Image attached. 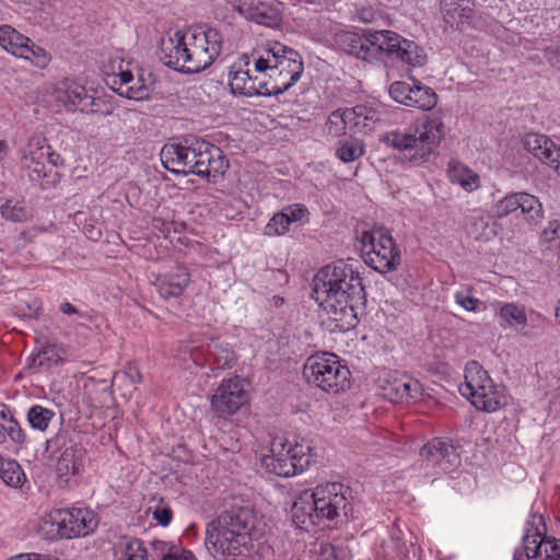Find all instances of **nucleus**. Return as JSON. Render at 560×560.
<instances>
[{"mask_svg": "<svg viewBox=\"0 0 560 560\" xmlns=\"http://www.w3.org/2000/svg\"><path fill=\"white\" fill-rule=\"evenodd\" d=\"M312 296L341 330L357 326L358 308L365 302L359 272L341 259L318 270Z\"/></svg>", "mask_w": 560, "mask_h": 560, "instance_id": "nucleus-1", "label": "nucleus"}, {"mask_svg": "<svg viewBox=\"0 0 560 560\" xmlns=\"http://www.w3.org/2000/svg\"><path fill=\"white\" fill-rule=\"evenodd\" d=\"M261 535L262 528L252 506H232L207 524L205 544L215 559L240 560L250 552Z\"/></svg>", "mask_w": 560, "mask_h": 560, "instance_id": "nucleus-2", "label": "nucleus"}, {"mask_svg": "<svg viewBox=\"0 0 560 560\" xmlns=\"http://www.w3.org/2000/svg\"><path fill=\"white\" fill-rule=\"evenodd\" d=\"M222 48V36L211 27L176 31L161 39L160 60L176 71L198 73L213 63Z\"/></svg>", "mask_w": 560, "mask_h": 560, "instance_id": "nucleus-3", "label": "nucleus"}, {"mask_svg": "<svg viewBox=\"0 0 560 560\" xmlns=\"http://www.w3.org/2000/svg\"><path fill=\"white\" fill-rule=\"evenodd\" d=\"M255 71L264 75L270 96L287 92L301 78L304 65L301 55L278 42L252 52Z\"/></svg>", "mask_w": 560, "mask_h": 560, "instance_id": "nucleus-4", "label": "nucleus"}, {"mask_svg": "<svg viewBox=\"0 0 560 560\" xmlns=\"http://www.w3.org/2000/svg\"><path fill=\"white\" fill-rule=\"evenodd\" d=\"M444 122L439 116H429L413 129L405 132L394 130L386 132L381 141L393 149L405 152L412 163L420 164L434 152L444 138Z\"/></svg>", "mask_w": 560, "mask_h": 560, "instance_id": "nucleus-5", "label": "nucleus"}, {"mask_svg": "<svg viewBox=\"0 0 560 560\" xmlns=\"http://www.w3.org/2000/svg\"><path fill=\"white\" fill-rule=\"evenodd\" d=\"M315 454L308 441L276 436L270 443V454L262 457V467L279 477L303 472L314 462Z\"/></svg>", "mask_w": 560, "mask_h": 560, "instance_id": "nucleus-6", "label": "nucleus"}, {"mask_svg": "<svg viewBox=\"0 0 560 560\" xmlns=\"http://www.w3.org/2000/svg\"><path fill=\"white\" fill-rule=\"evenodd\" d=\"M303 376L313 385L328 394H338L350 387L351 372L339 358L329 352L316 353L307 358Z\"/></svg>", "mask_w": 560, "mask_h": 560, "instance_id": "nucleus-7", "label": "nucleus"}, {"mask_svg": "<svg viewBox=\"0 0 560 560\" xmlns=\"http://www.w3.org/2000/svg\"><path fill=\"white\" fill-rule=\"evenodd\" d=\"M62 163L44 138H33L22 158L21 167L30 182L40 189H49L59 182L56 166Z\"/></svg>", "mask_w": 560, "mask_h": 560, "instance_id": "nucleus-8", "label": "nucleus"}, {"mask_svg": "<svg viewBox=\"0 0 560 560\" xmlns=\"http://www.w3.org/2000/svg\"><path fill=\"white\" fill-rule=\"evenodd\" d=\"M366 265L378 272H389L400 265V253L389 232L383 228L365 231L361 236Z\"/></svg>", "mask_w": 560, "mask_h": 560, "instance_id": "nucleus-9", "label": "nucleus"}, {"mask_svg": "<svg viewBox=\"0 0 560 560\" xmlns=\"http://www.w3.org/2000/svg\"><path fill=\"white\" fill-rule=\"evenodd\" d=\"M317 514L320 521H332L340 515L348 517L352 513L351 490L340 482H327L314 490Z\"/></svg>", "mask_w": 560, "mask_h": 560, "instance_id": "nucleus-10", "label": "nucleus"}, {"mask_svg": "<svg viewBox=\"0 0 560 560\" xmlns=\"http://www.w3.org/2000/svg\"><path fill=\"white\" fill-rule=\"evenodd\" d=\"M334 43L343 52L371 62L382 55L383 30H365L363 34L340 31L335 34Z\"/></svg>", "mask_w": 560, "mask_h": 560, "instance_id": "nucleus-11", "label": "nucleus"}, {"mask_svg": "<svg viewBox=\"0 0 560 560\" xmlns=\"http://www.w3.org/2000/svg\"><path fill=\"white\" fill-rule=\"evenodd\" d=\"M0 46L18 58L25 59L31 65L44 69L51 57L49 52L36 45L31 38L18 32L10 25L0 26Z\"/></svg>", "mask_w": 560, "mask_h": 560, "instance_id": "nucleus-12", "label": "nucleus"}, {"mask_svg": "<svg viewBox=\"0 0 560 560\" xmlns=\"http://www.w3.org/2000/svg\"><path fill=\"white\" fill-rule=\"evenodd\" d=\"M48 517L51 525L56 526L57 535L66 539L86 536L98 524L96 515L92 511L81 508L57 510Z\"/></svg>", "mask_w": 560, "mask_h": 560, "instance_id": "nucleus-13", "label": "nucleus"}, {"mask_svg": "<svg viewBox=\"0 0 560 560\" xmlns=\"http://www.w3.org/2000/svg\"><path fill=\"white\" fill-rule=\"evenodd\" d=\"M378 394L392 402H416L422 396L420 382L407 373L389 372L378 378Z\"/></svg>", "mask_w": 560, "mask_h": 560, "instance_id": "nucleus-14", "label": "nucleus"}, {"mask_svg": "<svg viewBox=\"0 0 560 560\" xmlns=\"http://www.w3.org/2000/svg\"><path fill=\"white\" fill-rule=\"evenodd\" d=\"M248 394L238 377L223 380L211 397V408L221 418L234 415L248 401Z\"/></svg>", "mask_w": 560, "mask_h": 560, "instance_id": "nucleus-15", "label": "nucleus"}, {"mask_svg": "<svg viewBox=\"0 0 560 560\" xmlns=\"http://www.w3.org/2000/svg\"><path fill=\"white\" fill-rule=\"evenodd\" d=\"M382 54L395 57L399 61L417 68L427 63L428 56L424 49L416 42L407 39L398 33L383 30Z\"/></svg>", "mask_w": 560, "mask_h": 560, "instance_id": "nucleus-16", "label": "nucleus"}, {"mask_svg": "<svg viewBox=\"0 0 560 560\" xmlns=\"http://www.w3.org/2000/svg\"><path fill=\"white\" fill-rule=\"evenodd\" d=\"M50 96L57 106H61L69 112H94L95 97L89 94L83 85L73 80H60L56 83Z\"/></svg>", "mask_w": 560, "mask_h": 560, "instance_id": "nucleus-17", "label": "nucleus"}, {"mask_svg": "<svg viewBox=\"0 0 560 560\" xmlns=\"http://www.w3.org/2000/svg\"><path fill=\"white\" fill-rule=\"evenodd\" d=\"M420 456L428 465L438 466L444 472H451L460 465L457 447L447 439H432L422 446Z\"/></svg>", "mask_w": 560, "mask_h": 560, "instance_id": "nucleus-18", "label": "nucleus"}, {"mask_svg": "<svg viewBox=\"0 0 560 560\" xmlns=\"http://www.w3.org/2000/svg\"><path fill=\"white\" fill-rule=\"evenodd\" d=\"M249 57L244 56V63H234L229 77V86L233 94H240L244 96H270L269 92L266 91L264 85V75L257 74L252 77L249 74Z\"/></svg>", "mask_w": 560, "mask_h": 560, "instance_id": "nucleus-19", "label": "nucleus"}, {"mask_svg": "<svg viewBox=\"0 0 560 560\" xmlns=\"http://www.w3.org/2000/svg\"><path fill=\"white\" fill-rule=\"evenodd\" d=\"M197 145V160L195 164V175L200 177H215L223 174L228 168V161L223 155L222 150L201 139H195Z\"/></svg>", "mask_w": 560, "mask_h": 560, "instance_id": "nucleus-20", "label": "nucleus"}, {"mask_svg": "<svg viewBox=\"0 0 560 560\" xmlns=\"http://www.w3.org/2000/svg\"><path fill=\"white\" fill-rule=\"evenodd\" d=\"M190 283V273L185 266H176L171 271L159 275L153 281L160 296L164 300L179 298Z\"/></svg>", "mask_w": 560, "mask_h": 560, "instance_id": "nucleus-21", "label": "nucleus"}, {"mask_svg": "<svg viewBox=\"0 0 560 560\" xmlns=\"http://www.w3.org/2000/svg\"><path fill=\"white\" fill-rule=\"evenodd\" d=\"M317 514L316 501L313 490H304L293 502L291 508L292 521L296 527L310 530V526H317L322 523Z\"/></svg>", "mask_w": 560, "mask_h": 560, "instance_id": "nucleus-22", "label": "nucleus"}, {"mask_svg": "<svg viewBox=\"0 0 560 560\" xmlns=\"http://www.w3.org/2000/svg\"><path fill=\"white\" fill-rule=\"evenodd\" d=\"M468 399L478 410L487 412L497 411L506 402L504 388L494 384L490 375L487 377V383L483 382L479 388V393L472 394Z\"/></svg>", "mask_w": 560, "mask_h": 560, "instance_id": "nucleus-23", "label": "nucleus"}, {"mask_svg": "<svg viewBox=\"0 0 560 560\" xmlns=\"http://www.w3.org/2000/svg\"><path fill=\"white\" fill-rule=\"evenodd\" d=\"M242 8L241 14L257 24L276 26L281 20L279 9L272 0H246V5Z\"/></svg>", "mask_w": 560, "mask_h": 560, "instance_id": "nucleus-24", "label": "nucleus"}, {"mask_svg": "<svg viewBox=\"0 0 560 560\" xmlns=\"http://www.w3.org/2000/svg\"><path fill=\"white\" fill-rule=\"evenodd\" d=\"M546 535V525L541 515L534 514L526 523L523 536V553L527 560H538L540 556V537Z\"/></svg>", "mask_w": 560, "mask_h": 560, "instance_id": "nucleus-25", "label": "nucleus"}, {"mask_svg": "<svg viewBox=\"0 0 560 560\" xmlns=\"http://www.w3.org/2000/svg\"><path fill=\"white\" fill-rule=\"evenodd\" d=\"M236 361L237 357L229 343L219 341L218 339H211L210 342L207 343L206 363L211 370L232 369Z\"/></svg>", "mask_w": 560, "mask_h": 560, "instance_id": "nucleus-26", "label": "nucleus"}, {"mask_svg": "<svg viewBox=\"0 0 560 560\" xmlns=\"http://www.w3.org/2000/svg\"><path fill=\"white\" fill-rule=\"evenodd\" d=\"M523 145L541 163L551 166L556 162L559 148L548 137L539 133H526L523 138Z\"/></svg>", "mask_w": 560, "mask_h": 560, "instance_id": "nucleus-27", "label": "nucleus"}, {"mask_svg": "<svg viewBox=\"0 0 560 560\" xmlns=\"http://www.w3.org/2000/svg\"><path fill=\"white\" fill-rule=\"evenodd\" d=\"M347 113L346 117L350 122V131L354 133L371 132L380 120L378 112L365 105L347 108Z\"/></svg>", "mask_w": 560, "mask_h": 560, "instance_id": "nucleus-28", "label": "nucleus"}, {"mask_svg": "<svg viewBox=\"0 0 560 560\" xmlns=\"http://www.w3.org/2000/svg\"><path fill=\"white\" fill-rule=\"evenodd\" d=\"M150 84L151 74L139 67L135 71V81L115 86V92L129 100L141 101L149 97Z\"/></svg>", "mask_w": 560, "mask_h": 560, "instance_id": "nucleus-29", "label": "nucleus"}, {"mask_svg": "<svg viewBox=\"0 0 560 560\" xmlns=\"http://www.w3.org/2000/svg\"><path fill=\"white\" fill-rule=\"evenodd\" d=\"M447 175L453 184L459 185L467 192H472L480 187L479 175L457 160L448 163Z\"/></svg>", "mask_w": 560, "mask_h": 560, "instance_id": "nucleus-30", "label": "nucleus"}, {"mask_svg": "<svg viewBox=\"0 0 560 560\" xmlns=\"http://www.w3.org/2000/svg\"><path fill=\"white\" fill-rule=\"evenodd\" d=\"M489 376L486 371L477 361H469L464 371V383L459 385V393L467 398L472 394L479 393V388L483 382L487 383Z\"/></svg>", "mask_w": 560, "mask_h": 560, "instance_id": "nucleus-31", "label": "nucleus"}, {"mask_svg": "<svg viewBox=\"0 0 560 560\" xmlns=\"http://www.w3.org/2000/svg\"><path fill=\"white\" fill-rule=\"evenodd\" d=\"M8 439L14 444L23 446L26 442V433L3 406L0 410V444L5 443Z\"/></svg>", "mask_w": 560, "mask_h": 560, "instance_id": "nucleus-32", "label": "nucleus"}, {"mask_svg": "<svg viewBox=\"0 0 560 560\" xmlns=\"http://www.w3.org/2000/svg\"><path fill=\"white\" fill-rule=\"evenodd\" d=\"M187 148V139L183 143H167L160 153L163 166L176 174H184L185 152Z\"/></svg>", "mask_w": 560, "mask_h": 560, "instance_id": "nucleus-33", "label": "nucleus"}, {"mask_svg": "<svg viewBox=\"0 0 560 560\" xmlns=\"http://www.w3.org/2000/svg\"><path fill=\"white\" fill-rule=\"evenodd\" d=\"M140 66L132 60L126 61L118 57L112 59V74H108V83L112 84V89L115 91V86L135 81V71Z\"/></svg>", "mask_w": 560, "mask_h": 560, "instance_id": "nucleus-34", "label": "nucleus"}, {"mask_svg": "<svg viewBox=\"0 0 560 560\" xmlns=\"http://www.w3.org/2000/svg\"><path fill=\"white\" fill-rule=\"evenodd\" d=\"M495 314L508 326H525L527 315L525 306L518 303L497 302L494 304Z\"/></svg>", "mask_w": 560, "mask_h": 560, "instance_id": "nucleus-35", "label": "nucleus"}, {"mask_svg": "<svg viewBox=\"0 0 560 560\" xmlns=\"http://www.w3.org/2000/svg\"><path fill=\"white\" fill-rule=\"evenodd\" d=\"M438 103V95L433 89L422 85L419 81L411 84V93L407 106L423 110L432 109Z\"/></svg>", "mask_w": 560, "mask_h": 560, "instance_id": "nucleus-36", "label": "nucleus"}, {"mask_svg": "<svg viewBox=\"0 0 560 560\" xmlns=\"http://www.w3.org/2000/svg\"><path fill=\"white\" fill-rule=\"evenodd\" d=\"M0 479L9 487L21 488L26 481V475L15 459L0 456Z\"/></svg>", "mask_w": 560, "mask_h": 560, "instance_id": "nucleus-37", "label": "nucleus"}, {"mask_svg": "<svg viewBox=\"0 0 560 560\" xmlns=\"http://www.w3.org/2000/svg\"><path fill=\"white\" fill-rule=\"evenodd\" d=\"M116 560H147V549L137 538L124 537L115 547Z\"/></svg>", "mask_w": 560, "mask_h": 560, "instance_id": "nucleus-38", "label": "nucleus"}, {"mask_svg": "<svg viewBox=\"0 0 560 560\" xmlns=\"http://www.w3.org/2000/svg\"><path fill=\"white\" fill-rule=\"evenodd\" d=\"M364 153V143L355 138L340 140L336 147V156L345 163L354 162L363 156Z\"/></svg>", "mask_w": 560, "mask_h": 560, "instance_id": "nucleus-39", "label": "nucleus"}, {"mask_svg": "<svg viewBox=\"0 0 560 560\" xmlns=\"http://www.w3.org/2000/svg\"><path fill=\"white\" fill-rule=\"evenodd\" d=\"M521 212L529 223H538L544 218V210L540 201L534 195L521 192L518 196Z\"/></svg>", "mask_w": 560, "mask_h": 560, "instance_id": "nucleus-40", "label": "nucleus"}, {"mask_svg": "<svg viewBox=\"0 0 560 560\" xmlns=\"http://www.w3.org/2000/svg\"><path fill=\"white\" fill-rule=\"evenodd\" d=\"M55 416L56 413L54 410L45 408L40 405H34L27 411V421L32 429L45 432L54 420Z\"/></svg>", "mask_w": 560, "mask_h": 560, "instance_id": "nucleus-41", "label": "nucleus"}, {"mask_svg": "<svg viewBox=\"0 0 560 560\" xmlns=\"http://www.w3.org/2000/svg\"><path fill=\"white\" fill-rule=\"evenodd\" d=\"M347 108H338L332 112L326 121V131L332 137H340L350 131V122H348Z\"/></svg>", "mask_w": 560, "mask_h": 560, "instance_id": "nucleus-42", "label": "nucleus"}, {"mask_svg": "<svg viewBox=\"0 0 560 560\" xmlns=\"http://www.w3.org/2000/svg\"><path fill=\"white\" fill-rule=\"evenodd\" d=\"M0 213L3 219L13 222H25L28 219L27 208L19 201L8 200L1 206Z\"/></svg>", "mask_w": 560, "mask_h": 560, "instance_id": "nucleus-43", "label": "nucleus"}, {"mask_svg": "<svg viewBox=\"0 0 560 560\" xmlns=\"http://www.w3.org/2000/svg\"><path fill=\"white\" fill-rule=\"evenodd\" d=\"M521 192L509 194L498 200L492 207L493 215L497 218H504L520 208Z\"/></svg>", "mask_w": 560, "mask_h": 560, "instance_id": "nucleus-44", "label": "nucleus"}, {"mask_svg": "<svg viewBox=\"0 0 560 560\" xmlns=\"http://www.w3.org/2000/svg\"><path fill=\"white\" fill-rule=\"evenodd\" d=\"M291 223L287 218V214H283L282 211L273 214V217L269 220L268 224L265 228V235L267 236H281L284 235L290 230Z\"/></svg>", "mask_w": 560, "mask_h": 560, "instance_id": "nucleus-45", "label": "nucleus"}, {"mask_svg": "<svg viewBox=\"0 0 560 560\" xmlns=\"http://www.w3.org/2000/svg\"><path fill=\"white\" fill-rule=\"evenodd\" d=\"M540 556L538 560H559L560 559V539L545 535L540 537Z\"/></svg>", "mask_w": 560, "mask_h": 560, "instance_id": "nucleus-46", "label": "nucleus"}, {"mask_svg": "<svg viewBox=\"0 0 560 560\" xmlns=\"http://www.w3.org/2000/svg\"><path fill=\"white\" fill-rule=\"evenodd\" d=\"M61 361L60 350L57 345L46 343L33 359L34 364L43 366L45 364H57Z\"/></svg>", "mask_w": 560, "mask_h": 560, "instance_id": "nucleus-47", "label": "nucleus"}, {"mask_svg": "<svg viewBox=\"0 0 560 560\" xmlns=\"http://www.w3.org/2000/svg\"><path fill=\"white\" fill-rule=\"evenodd\" d=\"M472 13L474 11L469 7L452 3V8L445 9L444 11V20L450 24H463L471 19Z\"/></svg>", "mask_w": 560, "mask_h": 560, "instance_id": "nucleus-48", "label": "nucleus"}, {"mask_svg": "<svg viewBox=\"0 0 560 560\" xmlns=\"http://www.w3.org/2000/svg\"><path fill=\"white\" fill-rule=\"evenodd\" d=\"M411 93V84L404 81H396L389 86V94L392 98L405 106H407V101Z\"/></svg>", "mask_w": 560, "mask_h": 560, "instance_id": "nucleus-49", "label": "nucleus"}, {"mask_svg": "<svg viewBox=\"0 0 560 560\" xmlns=\"http://www.w3.org/2000/svg\"><path fill=\"white\" fill-rule=\"evenodd\" d=\"M455 301L463 308L469 312L476 311L480 303V301L470 293V290H462L456 292Z\"/></svg>", "mask_w": 560, "mask_h": 560, "instance_id": "nucleus-50", "label": "nucleus"}, {"mask_svg": "<svg viewBox=\"0 0 560 560\" xmlns=\"http://www.w3.org/2000/svg\"><path fill=\"white\" fill-rule=\"evenodd\" d=\"M197 145H195V139H187V148L185 152L184 161V174H195V164L197 160Z\"/></svg>", "mask_w": 560, "mask_h": 560, "instance_id": "nucleus-51", "label": "nucleus"}, {"mask_svg": "<svg viewBox=\"0 0 560 560\" xmlns=\"http://www.w3.org/2000/svg\"><path fill=\"white\" fill-rule=\"evenodd\" d=\"M283 214H287L289 222L292 224L294 222L301 221L303 218L308 215V210L304 205L293 203L287 206L282 209Z\"/></svg>", "mask_w": 560, "mask_h": 560, "instance_id": "nucleus-52", "label": "nucleus"}, {"mask_svg": "<svg viewBox=\"0 0 560 560\" xmlns=\"http://www.w3.org/2000/svg\"><path fill=\"white\" fill-rule=\"evenodd\" d=\"M358 19L363 23H373L377 21L382 15L377 9L371 5H363L357 10Z\"/></svg>", "mask_w": 560, "mask_h": 560, "instance_id": "nucleus-53", "label": "nucleus"}, {"mask_svg": "<svg viewBox=\"0 0 560 560\" xmlns=\"http://www.w3.org/2000/svg\"><path fill=\"white\" fill-rule=\"evenodd\" d=\"M153 520H155L160 525L167 526L172 518L173 512L168 506H158L152 513Z\"/></svg>", "mask_w": 560, "mask_h": 560, "instance_id": "nucleus-54", "label": "nucleus"}, {"mask_svg": "<svg viewBox=\"0 0 560 560\" xmlns=\"http://www.w3.org/2000/svg\"><path fill=\"white\" fill-rule=\"evenodd\" d=\"M72 456H73V451L70 450V448H67L60 459H59V469H62V467H65V469L67 470V472H77L78 470V467H77V462L75 460H72Z\"/></svg>", "mask_w": 560, "mask_h": 560, "instance_id": "nucleus-55", "label": "nucleus"}, {"mask_svg": "<svg viewBox=\"0 0 560 560\" xmlns=\"http://www.w3.org/2000/svg\"><path fill=\"white\" fill-rule=\"evenodd\" d=\"M560 238V223L558 221L549 222V225L542 231L541 240L550 243Z\"/></svg>", "mask_w": 560, "mask_h": 560, "instance_id": "nucleus-56", "label": "nucleus"}, {"mask_svg": "<svg viewBox=\"0 0 560 560\" xmlns=\"http://www.w3.org/2000/svg\"><path fill=\"white\" fill-rule=\"evenodd\" d=\"M162 560H196V558L191 551L179 547L178 549H171L170 553L164 556Z\"/></svg>", "mask_w": 560, "mask_h": 560, "instance_id": "nucleus-57", "label": "nucleus"}, {"mask_svg": "<svg viewBox=\"0 0 560 560\" xmlns=\"http://www.w3.org/2000/svg\"><path fill=\"white\" fill-rule=\"evenodd\" d=\"M544 56L551 67L560 70V46L547 47L544 50Z\"/></svg>", "mask_w": 560, "mask_h": 560, "instance_id": "nucleus-58", "label": "nucleus"}, {"mask_svg": "<svg viewBox=\"0 0 560 560\" xmlns=\"http://www.w3.org/2000/svg\"><path fill=\"white\" fill-rule=\"evenodd\" d=\"M179 547L176 545H171L168 542L162 541V540H154L152 542V549L155 553V556L162 560V558L170 553L171 549H178Z\"/></svg>", "mask_w": 560, "mask_h": 560, "instance_id": "nucleus-59", "label": "nucleus"}, {"mask_svg": "<svg viewBox=\"0 0 560 560\" xmlns=\"http://www.w3.org/2000/svg\"><path fill=\"white\" fill-rule=\"evenodd\" d=\"M317 560H340L335 547L331 545L323 546Z\"/></svg>", "mask_w": 560, "mask_h": 560, "instance_id": "nucleus-60", "label": "nucleus"}, {"mask_svg": "<svg viewBox=\"0 0 560 560\" xmlns=\"http://www.w3.org/2000/svg\"><path fill=\"white\" fill-rule=\"evenodd\" d=\"M84 233L89 238L94 241L98 240L102 234L101 230L93 225L84 226Z\"/></svg>", "mask_w": 560, "mask_h": 560, "instance_id": "nucleus-61", "label": "nucleus"}, {"mask_svg": "<svg viewBox=\"0 0 560 560\" xmlns=\"http://www.w3.org/2000/svg\"><path fill=\"white\" fill-rule=\"evenodd\" d=\"M60 311L66 314V315H75V314H79V311L78 308L72 305L71 303L69 302H63L60 304Z\"/></svg>", "mask_w": 560, "mask_h": 560, "instance_id": "nucleus-62", "label": "nucleus"}, {"mask_svg": "<svg viewBox=\"0 0 560 560\" xmlns=\"http://www.w3.org/2000/svg\"><path fill=\"white\" fill-rule=\"evenodd\" d=\"M8 560H43L39 553L19 555Z\"/></svg>", "mask_w": 560, "mask_h": 560, "instance_id": "nucleus-63", "label": "nucleus"}, {"mask_svg": "<svg viewBox=\"0 0 560 560\" xmlns=\"http://www.w3.org/2000/svg\"><path fill=\"white\" fill-rule=\"evenodd\" d=\"M130 370V377H131V381L133 383L138 382L140 383L142 381V375L141 373L138 371L137 368H129Z\"/></svg>", "mask_w": 560, "mask_h": 560, "instance_id": "nucleus-64", "label": "nucleus"}]
</instances>
